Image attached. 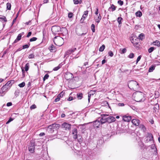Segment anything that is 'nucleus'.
Returning a JSON list of instances; mask_svg holds the SVG:
<instances>
[{
	"label": "nucleus",
	"mask_w": 160,
	"mask_h": 160,
	"mask_svg": "<svg viewBox=\"0 0 160 160\" xmlns=\"http://www.w3.org/2000/svg\"><path fill=\"white\" fill-rule=\"evenodd\" d=\"M107 122L110 123L115 122L116 119L115 118L112 116H110L107 117Z\"/></svg>",
	"instance_id": "10"
},
{
	"label": "nucleus",
	"mask_w": 160,
	"mask_h": 160,
	"mask_svg": "<svg viewBox=\"0 0 160 160\" xmlns=\"http://www.w3.org/2000/svg\"><path fill=\"white\" fill-rule=\"evenodd\" d=\"M122 18L121 17H118L117 19V21L119 23V24H121L122 23L121 21L122 20Z\"/></svg>",
	"instance_id": "37"
},
{
	"label": "nucleus",
	"mask_w": 160,
	"mask_h": 160,
	"mask_svg": "<svg viewBox=\"0 0 160 160\" xmlns=\"http://www.w3.org/2000/svg\"><path fill=\"white\" fill-rule=\"evenodd\" d=\"M105 45H102L99 48V51L100 52H102L104 49H105Z\"/></svg>",
	"instance_id": "32"
},
{
	"label": "nucleus",
	"mask_w": 160,
	"mask_h": 160,
	"mask_svg": "<svg viewBox=\"0 0 160 160\" xmlns=\"http://www.w3.org/2000/svg\"><path fill=\"white\" fill-rule=\"evenodd\" d=\"M132 122L136 126H138L140 124V121L139 120L137 119H133L132 120Z\"/></svg>",
	"instance_id": "13"
},
{
	"label": "nucleus",
	"mask_w": 160,
	"mask_h": 160,
	"mask_svg": "<svg viewBox=\"0 0 160 160\" xmlns=\"http://www.w3.org/2000/svg\"><path fill=\"white\" fill-rule=\"evenodd\" d=\"M148 138H149V140L150 141H151L152 140V139L153 138V136H152V135L151 134L149 133V134L148 136Z\"/></svg>",
	"instance_id": "48"
},
{
	"label": "nucleus",
	"mask_w": 160,
	"mask_h": 160,
	"mask_svg": "<svg viewBox=\"0 0 160 160\" xmlns=\"http://www.w3.org/2000/svg\"><path fill=\"white\" fill-rule=\"evenodd\" d=\"M58 124H52L48 126L47 130L49 133H52L54 132V129L57 127V126H58Z\"/></svg>",
	"instance_id": "4"
},
{
	"label": "nucleus",
	"mask_w": 160,
	"mask_h": 160,
	"mask_svg": "<svg viewBox=\"0 0 160 160\" xmlns=\"http://www.w3.org/2000/svg\"><path fill=\"white\" fill-rule=\"evenodd\" d=\"M145 38V36L144 34L142 33L139 34L138 36V39L142 40Z\"/></svg>",
	"instance_id": "22"
},
{
	"label": "nucleus",
	"mask_w": 160,
	"mask_h": 160,
	"mask_svg": "<svg viewBox=\"0 0 160 160\" xmlns=\"http://www.w3.org/2000/svg\"><path fill=\"white\" fill-rule=\"evenodd\" d=\"M118 105L119 106H124V104L123 103H119Z\"/></svg>",
	"instance_id": "64"
},
{
	"label": "nucleus",
	"mask_w": 160,
	"mask_h": 160,
	"mask_svg": "<svg viewBox=\"0 0 160 160\" xmlns=\"http://www.w3.org/2000/svg\"><path fill=\"white\" fill-rule=\"evenodd\" d=\"M152 43L154 45L157 46L158 47H160V42L158 40L153 42Z\"/></svg>",
	"instance_id": "20"
},
{
	"label": "nucleus",
	"mask_w": 160,
	"mask_h": 160,
	"mask_svg": "<svg viewBox=\"0 0 160 160\" xmlns=\"http://www.w3.org/2000/svg\"><path fill=\"white\" fill-rule=\"evenodd\" d=\"M49 77V75L48 74H45L43 78V81H45L46 79H48Z\"/></svg>",
	"instance_id": "38"
},
{
	"label": "nucleus",
	"mask_w": 160,
	"mask_h": 160,
	"mask_svg": "<svg viewBox=\"0 0 160 160\" xmlns=\"http://www.w3.org/2000/svg\"><path fill=\"white\" fill-rule=\"evenodd\" d=\"M13 119L12 118H10L9 120H8V121L6 122V124H8L9 123H10L13 120Z\"/></svg>",
	"instance_id": "49"
},
{
	"label": "nucleus",
	"mask_w": 160,
	"mask_h": 160,
	"mask_svg": "<svg viewBox=\"0 0 160 160\" xmlns=\"http://www.w3.org/2000/svg\"><path fill=\"white\" fill-rule=\"evenodd\" d=\"M30 45L29 43H28L27 44H25L22 46V49L28 48Z\"/></svg>",
	"instance_id": "30"
},
{
	"label": "nucleus",
	"mask_w": 160,
	"mask_h": 160,
	"mask_svg": "<svg viewBox=\"0 0 160 160\" xmlns=\"http://www.w3.org/2000/svg\"><path fill=\"white\" fill-rule=\"evenodd\" d=\"M60 30V28L58 26H53L51 28V30L54 35H56L57 33Z\"/></svg>",
	"instance_id": "5"
},
{
	"label": "nucleus",
	"mask_w": 160,
	"mask_h": 160,
	"mask_svg": "<svg viewBox=\"0 0 160 160\" xmlns=\"http://www.w3.org/2000/svg\"><path fill=\"white\" fill-rule=\"evenodd\" d=\"M159 92H155V95L156 96V98H158L159 97Z\"/></svg>",
	"instance_id": "59"
},
{
	"label": "nucleus",
	"mask_w": 160,
	"mask_h": 160,
	"mask_svg": "<svg viewBox=\"0 0 160 160\" xmlns=\"http://www.w3.org/2000/svg\"><path fill=\"white\" fill-rule=\"evenodd\" d=\"M91 28L92 32H95V26L94 24H92L91 26Z\"/></svg>",
	"instance_id": "34"
},
{
	"label": "nucleus",
	"mask_w": 160,
	"mask_h": 160,
	"mask_svg": "<svg viewBox=\"0 0 160 160\" xmlns=\"http://www.w3.org/2000/svg\"><path fill=\"white\" fill-rule=\"evenodd\" d=\"M155 66L154 65H152L151 66L148 70V72H151L153 71L155 68Z\"/></svg>",
	"instance_id": "23"
},
{
	"label": "nucleus",
	"mask_w": 160,
	"mask_h": 160,
	"mask_svg": "<svg viewBox=\"0 0 160 160\" xmlns=\"http://www.w3.org/2000/svg\"><path fill=\"white\" fill-rule=\"evenodd\" d=\"M123 120L124 121L129 122L132 119V117L130 116L125 115L123 117Z\"/></svg>",
	"instance_id": "12"
},
{
	"label": "nucleus",
	"mask_w": 160,
	"mask_h": 160,
	"mask_svg": "<svg viewBox=\"0 0 160 160\" xmlns=\"http://www.w3.org/2000/svg\"><path fill=\"white\" fill-rule=\"evenodd\" d=\"M129 88L131 89L136 91L139 88V86L138 83L134 81H130L128 84Z\"/></svg>",
	"instance_id": "2"
},
{
	"label": "nucleus",
	"mask_w": 160,
	"mask_h": 160,
	"mask_svg": "<svg viewBox=\"0 0 160 160\" xmlns=\"http://www.w3.org/2000/svg\"><path fill=\"white\" fill-rule=\"evenodd\" d=\"M25 83L24 82L18 84V86L20 88H22L24 87L25 85Z\"/></svg>",
	"instance_id": "39"
},
{
	"label": "nucleus",
	"mask_w": 160,
	"mask_h": 160,
	"mask_svg": "<svg viewBox=\"0 0 160 160\" xmlns=\"http://www.w3.org/2000/svg\"><path fill=\"white\" fill-rule=\"evenodd\" d=\"M101 123L99 120H96L93 122V125L95 127L98 128Z\"/></svg>",
	"instance_id": "17"
},
{
	"label": "nucleus",
	"mask_w": 160,
	"mask_h": 160,
	"mask_svg": "<svg viewBox=\"0 0 160 160\" xmlns=\"http://www.w3.org/2000/svg\"><path fill=\"white\" fill-rule=\"evenodd\" d=\"M155 49V48L154 47H151L149 49H148V52L149 53H150L152 52Z\"/></svg>",
	"instance_id": "36"
},
{
	"label": "nucleus",
	"mask_w": 160,
	"mask_h": 160,
	"mask_svg": "<svg viewBox=\"0 0 160 160\" xmlns=\"http://www.w3.org/2000/svg\"><path fill=\"white\" fill-rule=\"evenodd\" d=\"M74 3L75 4H77L79 3V1L78 0H73Z\"/></svg>",
	"instance_id": "55"
},
{
	"label": "nucleus",
	"mask_w": 160,
	"mask_h": 160,
	"mask_svg": "<svg viewBox=\"0 0 160 160\" xmlns=\"http://www.w3.org/2000/svg\"><path fill=\"white\" fill-rule=\"evenodd\" d=\"M7 8L9 10H10L11 9V4L9 3H7Z\"/></svg>",
	"instance_id": "35"
},
{
	"label": "nucleus",
	"mask_w": 160,
	"mask_h": 160,
	"mask_svg": "<svg viewBox=\"0 0 160 160\" xmlns=\"http://www.w3.org/2000/svg\"><path fill=\"white\" fill-rule=\"evenodd\" d=\"M73 16V14L72 12H69L68 14V17L70 18H72Z\"/></svg>",
	"instance_id": "46"
},
{
	"label": "nucleus",
	"mask_w": 160,
	"mask_h": 160,
	"mask_svg": "<svg viewBox=\"0 0 160 160\" xmlns=\"http://www.w3.org/2000/svg\"><path fill=\"white\" fill-rule=\"evenodd\" d=\"M64 77L67 80L71 79L73 78L72 74L69 72H67L65 73Z\"/></svg>",
	"instance_id": "8"
},
{
	"label": "nucleus",
	"mask_w": 160,
	"mask_h": 160,
	"mask_svg": "<svg viewBox=\"0 0 160 160\" xmlns=\"http://www.w3.org/2000/svg\"><path fill=\"white\" fill-rule=\"evenodd\" d=\"M23 32H22V33L19 34L18 36L16 39L14 41L13 43H16L19 41L21 40L22 35L23 34Z\"/></svg>",
	"instance_id": "14"
},
{
	"label": "nucleus",
	"mask_w": 160,
	"mask_h": 160,
	"mask_svg": "<svg viewBox=\"0 0 160 160\" xmlns=\"http://www.w3.org/2000/svg\"><path fill=\"white\" fill-rule=\"evenodd\" d=\"M108 114H103L102 116V118L100 119V122L101 124H103L105 122H107V116H108Z\"/></svg>",
	"instance_id": "9"
},
{
	"label": "nucleus",
	"mask_w": 160,
	"mask_h": 160,
	"mask_svg": "<svg viewBox=\"0 0 160 160\" xmlns=\"http://www.w3.org/2000/svg\"><path fill=\"white\" fill-rule=\"evenodd\" d=\"M139 128L144 132L146 131V128L145 126L143 124H140Z\"/></svg>",
	"instance_id": "19"
},
{
	"label": "nucleus",
	"mask_w": 160,
	"mask_h": 160,
	"mask_svg": "<svg viewBox=\"0 0 160 160\" xmlns=\"http://www.w3.org/2000/svg\"><path fill=\"white\" fill-rule=\"evenodd\" d=\"M92 91H91L90 92H89L88 93V101L89 102H90V98H91V92H92Z\"/></svg>",
	"instance_id": "45"
},
{
	"label": "nucleus",
	"mask_w": 160,
	"mask_h": 160,
	"mask_svg": "<svg viewBox=\"0 0 160 160\" xmlns=\"http://www.w3.org/2000/svg\"><path fill=\"white\" fill-rule=\"evenodd\" d=\"M72 53V52L71 51V50L69 49L68 51H67V52L65 53V54L66 56L68 55L69 54H71Z\"/></svg>",
	"instance_id": "40"
},
{
	"label": "nucleus",
	"mask_w": 160,
	"mask_h": 160,
	"mask_svg": "<svg viewBox=\"0 0 160 160\" xmlns=\"http://www.w3.org/2000/svg\"><path fill=\"white\" fill-rule=\"evenodd\" d=\"M77 96L78 99H81L82 98L83 94L82 93H78L77 94Z\"/></svg>",
	"instance_id": "25"
},
{
	"label": "nucleus",
	"mask_w": 160,
	"mask_h": 160,
	"mask_svg": "<svg viewBox=\"0 0 160 160\" xmlns=\"http://www.w3.org/2000/svg\"><path fill=\"white\" fill-rule=\"evenodd\" d=\"M29 68V63H26L25 66V69L26 71H27Z\"/></svg>",
	"instance_id": "28"
},
{
	"label": "nucleus",
	"mask_w": 160,
	"mask_h": 160,
	"mask_svg": "<svg viewBox=\"0 0 160 160\" xmlns=\"http://www.w3.org/2000/svg\"><path fill=\"white\" fill-rule=\"evenodd\" d=\"M0 20L2 21H4L5 22L7 21L6 18L4 16H2V17H0Z\"/></svg>",
	"instance_id": "26"
},
{
	"label": "nucleus",
	"mask_w": 160,
	"mask_h": 160,
	"mask_svg": "<svg viewBox=\"0 0 160 160\" xmlns=\"http://www.w3.org/2000/svg\"><path fill=\"white\" fill-rule=\"evenodd\" d=\"M88 13V11H86L84 12V14H83L82 18L84 19H85L86 17L87 16Z\"/></svg>",
	"instance_id": "24"
},
{
	"label": "nucleus",
	"mask_w": 160,
	"mask_h": 160,
	"mask_svg": "<svg viewBox=\"0 0 160 160\" xmlns=\"http://www.w3.org/2000/svg\"><path fill=\"white\" fill-rule=\"evenodd\" d=\"M60 68V67L59 66H58L57 67L54 68H53V70L54 71H57Z\"/></svg>",
	"instance_id": "52"
},
{
	"label": "nucleus",
	"mask_w": 160,
	"mask_h": 160,
	"mask_svg": "<svg viewBox=\"0 0 160 160\" xmlns=\"http://www.w3.org/2000/svg\"><path fill=\"white\" fill-rule=\"evenodd\" d=\"M32 34V32H29L28 33L27 37V38H29Z\"/></svg>",
	"instance_id": "57"
},
{
	"label": "nucleus",
	"mask_w": 160,
	"mask_h": 160,
	"mask_svg": "<svg viewBox=\"0 0 160 160\" xmlns=\"http://www.w3.org/2000/svg\"><path fill=\"white\" fill-rule=\"evenodd\" d=\"M49 49L51 52H53L55 51L56 48L53 45H52L49 48Z\"/></svg>",
	"instance_id": "21"
},
{
	"label": "nucleus",
	"mask_w": 160,
	"mask_h": 160,
	"mask_svg": "<svg viewBox=\"0 0 160 160\" xmlns=\"http://www.w3.org/2000/svg\"><path fill=\"white\" fill-rule=\"evenodd\" d=\"M134 57V54L133 53H130L129 56V58H132Z\"/></svg>",
	"instance_id": "53"
},
{
	"label": "nucleus",
	"mask_w": 160,
	"mask_h": 160,
	"mask_svg": "<svg viewBox=\"0 0 160 160\" xmlns=\"http://www.w3.org/2000/svg\"><path fill=\"white\" fill-rule=\"evenodd\" d=\"M136 15L137 16L140 17L142 16V14L141 11H138L136 12Z\"/></svg>",
	"instance_id": "29"
},
{
	"label": "nucleus",
	"mask_w": 160,
	"mask_h": 160,
	"mask_svg": "<svg viewBox=\"0 0 160 160\" xmlns=\"http://www.w3.org/2000/svg\"><path fill=\"white\" fill-rule=\"evenodd\" d=\"M14 82V81L13 80H11L8 81L6 84L7 85V86L10 88L11 87L12 85L13 84Z\"/></svg>",
	"instance_id": "18"
},
{
	"label": "nucleus",
	"mask_w": 160,
	"mask_h": 160,
	"mask_svg": "<svg viewBox=\"0 0 160 160\" xmlns=\"http://www.w3.org/2000/svg\"><path fill=\"white\" fill-rule=\"evenodd\" d=\"M37 38L36 37H33L30 39L29 41L30 42H33L36 41L37 40Z\"/></svg>",
	"instance_id": "41"
},
{
	"label": "nucleus",
	"mask_w": 160,
	"mask_h": 160,
	"mask_svg": "<svg viewBox=\"0 0 160 160\" xmlns=\"http://www.w3.org/2000/svg\"><path fill=\"white\" fill-rule=\"evenodd\" d=\"M64 94V93L63 92H61L59 94L58 96V97H62L63 95Z\"/></svg>",
	"instance_id": "43"
},
{
	"label": "nucleus",
	"mask_w": 160,
	"mask_h": 160,
	"mask_svg": "<svg viewBox=\"0 0 160 160\" xmlns=\"http://www.w3.org/2000/svg\"><path fill=\"white\" fill-rule=\"evenodd\" d=\"M12 105V103L11 102H8L7 104V106L8 107L11 106Z\"/></svg>",
	"instance_id": "63"
},
{
	"label": "nucleus",
	"mask_w": 160,
	"mask_h": 160,
	"mask_svg": "<svg viewBox=\"0 0 160 160\" xmlns=\"http://www.w3.org/2000/svg\"><path fill=\"white\" fill-rule=\"evenodd\" d=\"M19 93V90H16L15 91L14 94L15 96H17L18 95V94Z\"/></svg>",
	"instance_id": "54"
},
{
	"label": "nucleus",
	"mask_w": 160,
	"mask_h": 160,
	"mask_svg": "<svg viewBox=\"0 0 160 160\" xmlns=\"http://www.w3.org/2000/svg\"><path fill=\"white\" fill-rule=\"evenodd\" d=\"M133 96L134 97L135 100L137 102H143L145 100L144 94L141 92H136L133 94Z\"/></svg>",
	"instance_id": "1"
},
{
	"label": "nucleus",
	"mask_w": 160,
	"mask_h": 160,
	"mask_svg": "<svg viewBox=\"0 0 160 160\" xmlns=\"http://www.w3.org/2000/svg\"><path fill=\"white\" fill-rule=\"evenodd\" d=\"M126 51L127 50L125 48L120 49V53L121 54L124 53L126 52Z\"/></svg>",
	"instance_id": "27"
},
{
	"label": "nucleus",
	"mask_w": 160,
	"mask_h": 160,
	"mask_svg": "<svg viewBox=\"0 0 160 160\" xmlns=\"http://www.w3.org/2000/svg\"><path fill=\"white\" fill-rule=\"evenodd\" d=\"M61 127L65 130H70L71 129V125L67 122H64L62 124Z\"/></svg>",
	"instance_id": "6"
},
{
	"label": "nucleus",
	"mask_w": 160,
	"mask_h": 160,
	"mask_svg": "<svg viewBox=\"0 0 160 160\" xmlns=\"http://www.w3.org/2000/svg\"><path fill=\"white\" fill-rule=\"evenodd\" d=\"M116 7H115L113 4L111 5V6L109 8V10L110 9H112V11H113L115 10Z\"/></svg>",
	"instance_id": "31"
},
{
	"label": "nucleus",
	"mask_w": 160,
	"mask_h": 160,
	"mask_svg": "<svg viewBox=\"0 0 160 160\" xmlns=\"http://www.w3.org/2000/svg\"><path fill=\"white\" fill-rule=\"evenodd\" d=\"M34 58V55L33 54H31L28 56V58L29 59L33 58Z\"/></svg>",
	"instance_id": "47"
},
{
	"label": "nucleus",
	"mask_w": 160,
	"mask_h": 160,
	"mask_svg": "<svg viewBox=\"0 0 160 160\" xmlns=\"http://www.w3.org/2000/svg\"><path fill=\"white\" fill-rule=\"evenodd\" d=\"M70 49L71 50V51L72 52H73L75 51V50L76 49V48H73Z\"/></svg>",
	"instance_id": "58"
},
{
	"label": "nucleus",
	"mask_w": 160,
	"mask_h": 160,
	"mask_svg": "<svg viewBox=\"0 0 160 160\" xmlns=\"http://www.w3.org/2000/svg\"><path fill=\"white\" fill-rule=\"evenodd\" d=\"M60 100V98L58 97V96H57V98L55 99V102H56L58 101H59Z\"/></svg>",
	"instance_id": "56"
},
{
	"label": "nucleus",
	"mask_w": 160,
	"mask_h": 160,
	"mask_svg": "<svg viewBox=\"0 0 160 160\" xmlns=\"http://www.w3.org/2000/svg\"><path fill=\"white\" fill-rule=\"evenodd\" d=\"M102 18V16L100 14H99L98 16L94 17V20L96 22L98 23Z\"/></svg>",
	"instance_id": "15"
},
{
	"label": "nucleus",
	"mask_w": 160,
	"mask_h": 160,
	"mask_svg": "<svg viewBox=\"0 0 160 160\" xmlns=\"http://www.w3.org/2000/svg\"><path fill=\"white\" fill-rule=\"evenodd\" d=\"M9 88L5 84L1 88L2 90V93H4L6 91H7V90L9 89Z\"/></svg>",
	"instance_id": "16"
},
{
	"label": "nucleus",
	"mask_w": 160,
	"mask_h": 160,
	"mask_svg": "<svg viewBox=\"0 0 160 160\" xmlns=\"http://www.w3.org/2000/svg\"><path fill=\"white\" fill-rule=\"evenodd\" d=\"M98 8H96V11L95 12V14L96 15H97V16H98Z\"/></svg>",
	"instance_id": "61"
},
{
	"label": "nucleus",
	"mask_w": 160,
	"mask_h": 160,
	"mask_svg": "<svg viewBox=\"0 0 160 160\" xmlns=\"http://www.w3.org/2000/svg\"><path fill=\"white\" fill-rule=\"evenodd\" d=\"M72 134L73 138L74 139H76L78 138V130L76 128H74L73 129L72 131Z\"/></svg>",
	"instance_id": "11"
},
{
	"label": "nucleus",
	"mask_w": 160,
	"mask_h": 160,
	"mask_svg": "<svg viewBox=\"0 0 160 160\" xmlns=\"http://www.w3.org/2000/svg\"><path fill=\"white\" fill-rule=\"evenodd\" d=\"M53 41L56 45L59 46H61L64 43L63 38L59 36L55 37L53 39Z\"/></svg>",
	"instance_id": "3"
},
{
	"label": "nucleus",
	"mask_w": 160,
	"mask_h": 160,
	"mask_svg": "<svg viewBox=\"0 0 160 160\" xmlns=\"http://www.w3.org/2000/svg\"><path fill=\"white\" fill-rule=\"evenodd\" d=\"M118 4L121 6L122 5L123 3V2L122 1H121V0L118 1Z\"/></svg>",
	"instance_id": "51"
},
{
	"label": "nucleus",
	"mask_w": 160,
	"mask_h": 160,
	"mask_svg": "<svg viewBox=\"0 0 160 160\" xmlns=\"http://www.w3.org/2000/svg\"><path fill=\"white\" fill-rule=\"evenodd\" d=\"M141 55L139 56L137 58V60H136V64L138 63V62L140 61V60L141 58Z\"/></svg>",
	"instance_id": "50"
},
{
	"label": "nucleus",
	"mask_w": 160,
	"mask_h": 160,
	"mask_svg": "<svg viewBox=\"0 0 160 160\" xmlns=\"http://www.w3.org/2000/svg\"><path fill=\"white\" fill-rule=\"evenodd\" d=\"M78 137V138H77L78 139V141L80 143H81L82 141V138L81 137H80V136H79Z\"/></svg>",
	"instance_id": "33"
},
{
	"label": "nucleus",
	"mask_w": 160,
	"mask_h": 160,
	"mask_svg": "<svg viewBox=\"0 0 160 160\" xmlns=\"http://www.w3.org/2000/svg\"><path fill=\"white\" fill-rule=\"evenodd\" d=\"M67 100L68 101H71L73 100V98L72 97H69Z\"/></svg>",
	"instance_id": "60"
},
{
	"label": "nucleus",
	"mask_w": 160,
	"mask_h": 160,
	"mask_svg": "<svg viewBox=\"0 0 160 160\" xmlns=\"http://www.w3.org/2000/svg\"><path fill=\"white\" fill-rule=\"evenodd\" d=\"M28 149L31 152H33L35 149L34 142L33 141L30 142L29 146L28 147Z\"/></svg>",
	"instance_id": "7"
},
{
	"label": "nucleus",
	"mask_w": 160,
	"mask_h": 160,
	"mask_svg": "<svg viewBox=\"0 0 160 160\" xmlns=\"http://www.w3.org/2000/svg\"><path fill=\"white\" fill-rule=\"evenodd\" d=\"M108 54L111 57H112L113 55V52L111 51H109L108 52Z\"/></svg>",
	"instance_id": "42"
},
{
	"label": "nucleus",
	"mask_w": 160,
	"mask_h": 160,
	"mask_svg": "<svg viewBox=\"0 0 160 160\" xmlns=\"http://www.w3.org/2000/svg\"><path fill=\"white\" fill-rule=\"evenodd\" d=\"M36 108V106L35 105L33 104L30 107V108L31 109H35Z\"/></svg>",
	"instance_id": "44"
},
{
	"label": "nucleus",
	"mask_w": 160,
	"mask_h": 160,
	"mask_svg": "<svg viewBox=\"0 0 160 160\" xmlns=\"http://www.w3.org/2000/svg\"><path fill=\"white\" fill-rule=\"evenodd\" d=\"M17 20V17H16L13 20L12 23V26L14 24V23H15V22H16Z\"/></svg>",
	"instance_id": "62"
}]
</instances>
